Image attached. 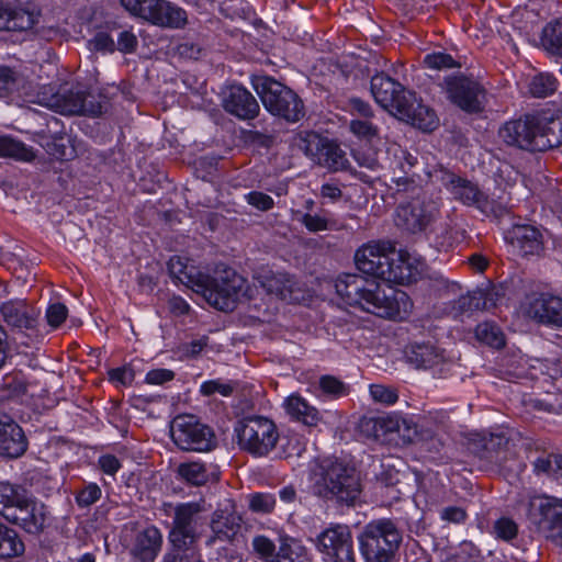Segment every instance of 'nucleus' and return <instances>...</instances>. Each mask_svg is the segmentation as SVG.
<instances>
[{"mask_svg":"<svg viewBox=\"0 0 562 562\" xmlns=\"http://www.w3.org/2000/svg\"><path fill=\"white\" fill-rule=\"evenodd\" d=\"M168 271L175 282L201 293L210 305L225 312L234 308L246 284V280L231 268L217 266L214 274L209 276L181 256L169 259Z\"/></svg>","mask_w":562,"mask_h":562,"instance_id":"f257e3e1","label":"nucleus"},{"mask_svg":"<svg viewBox=\"0 0 562 562\" xmlns=\"http://www.w3.org/2000/svg\"><path fill=\"white\" fill-rule=\"evenodd\" d=\"M337 294L350 306L382 318L405 319L413 307L409 296L392 286L383 289L360 274H345L335 283Z\"/></svg>","mask_w":562,"mask_h":562,"instance_id":"f03ea898","label":"nucleus"},{"mask_svg":"<svg viewBox=\"0 0 562 562\" xmlns=\"http://www.w3.org/2000/svg\"><path fill=\"white\" fill-rule=\"evenodd\" d=\"M561 124L553 117L526 114L510 120L498 130L499 138L507 145L528 151H546L562 144Z\"/></svg>","mask_w":562,"mask_h":562,"instance_id":"7ed1b4c3","label":"nucleus"},{"mask_svg":"<svg viewBox=\"0 0 562 562\" xmlns=\"http://www.w3.org/2000/svg\"><path fill=\"white\" fill-rule=\"evenodd\" d=\"M252 87L265 109L288 123H296L305 116L303 100L292 89L272 77L257 76Z\"/></svg>","mask_w":562,"mask_h":562,"instance_id":"20e7f679","label":"nucleus"},{"mask_svg":"<svg viewBox=\"0 0 562 562\" xmlns=\"http://www.w3.org/2000/svg\"><path fill=\"white\" fill-rule=\"evenodd\" d=\"M364 562H391L402 542V535L390 519H375L367 524L358 537Z\"/></svg>","mask_w":562,"mask_h":562,"instance_id":"39448f33","label":"nucleus"},{"mask_svg":"<svg viewBox=\"0 0 562 562\" xmlns=\"http://www.w3.org/2000/svg\"><path fill=\"white\" fill-rule=\"evenodd\" d=\"M238 447L254 457H267L279 441L274 422L261 415H248L234 426Z\"/></svg>","mask_w":562,"mask_h":562,"instance_id":"423d86ee","label":"nucleus"},{"mask_svg":"<svg viewBox=\"0 0 562 562\" xmlns=\"http://www.w3.org/2000/svg\"><path fill=\"white\" fill-rule=\"evenodd\" d=\"M316 493L340 503L352 504L361 492L357 471L341 462H334L323 472L315 484Z\"/></svg>","mask_w":562,"mask_h":562,"instance_id":"0eeeda50","label":"nucleus"},{"mask_svg":"<svg viewBox=\"0 0 562 562\" xmlns=\"http://www.w3.org/2000/svg\"><path fill=\"white\" fill-rule=\"evenodd\" d=\"M173 443L181 450L206 452L216 446L213 430L193 415H179L170 425Z\"/></svg>","mask_w":562,"mask_h":562,"instance_id":"6e6552de","label":"nucleus"},{"mask_svg":"<svg viewBox=\"0 0 562 562\" xmlns=\"http://www.w3.org/2000/svg\"><path fill=\"white\" fill-rule=\"evenodd\" d=\"M396 250L391 241L371 240L359 247L355 254L356 267L362 273L389 282Z\"/></svg>","mask_w":562,"mask_h":562,"instance_id":"1a4fd4ad","label":"nucleus"},{"mask_svg":"<svg viewBox=\"0 0 562 562\" xmlns=\"http://www.w3.org/2000/svg\"><path fill=\"white\" fill-rule=\"evenodd\" d=\"M526 517L547 539L562 547V512L548 498L531 497L526 505Z\"/></svg>","mask_w":562,"mask_h":562,"instance_id":"9d476101","label":"nucleus"},{"mask_svg":"<svg viewBox=\"0 0 562 562\" xmlns=\"http://www.w3.org/2000/svg\"><path fill=\"white\" fill-rule=\"evenodd\" d=\"M324 562H356L353 539L347 525H331L317 538Z\"/></svg>","mask_w":562,"mask_h":562,"instance_id":"9b49d317","label":"nucleus"},{"mask_svg":"<svg viewBox=\"0 0 562 562\" xmlns=\"http://www.w3.org/2000/svg\"><path fill=\"white\" fill-rule=\"evenodd\" d=\"M439 207L437 200L423 192L397 207L396 224L409 233H419L437 218Z\"/></svg>","mask_w":562,"mask_h":562,"instance_id":"f8f14e48","label":"nucleus"},{"mask_svg":"<svg viewBox=\"0 0 562 562\" xmlns=\"http://www.w3.org/2000/svg\"><path fill=\"white\" fill-rule=\"evenodd\" d=\"M445 86L448 99L461 110L469 113L482 110L485 90L479 81L467 76H449Z\"/></svg>","mask_w":562,"mask_h":562,"instance_id":"ddd939ff","label":"nucleus"},{"mask_svg":"<svg viewBox=\"0 0 562 562\" xmlns=\"http://www.w3.org/2000/svg\"><path fill=\"white\" fill-rule=\"evenodd\" d=\"M347 112L351 119L349 132L360 142L371 143L380 137V120L370 103L360 98H350Z\"/></svg>","mask_w":562,"mask_h":562,"instance_id":"4468645a","label":"nucleus"},{"mask_svg":"<svg viewBox=\"0 0 562 562\" xmlns=\"http://www.w3.org/2000/svg\"><path fill=\"white\" fill-rule=\"evenodd\" d=\"M205 510L202 502L179 503L173 507L172 528L169 531V542L194 541L198 538V526L201 514Z\"/></svg>","mask_w":562,"mask_h":562,"instance_id":"2eb2a0df","label":"nucleus"},{"mask_svg":"<svg viewBox=\"0 0 562 562\" xmlns=\"http://www.w3.org/2000/svg\"><path fill=\"white\" fill-rule=\"evenodd\" d=\"M407 361L416 369L429 370L435 376H446L453 363L442 349L431 344H414L407 347Z\"/></svg>","mask_w":562,"mask_h":562,"instance_id":"dca6fc26","label":"nucleus"},{"mask_svg":"<svg viewBox=\"0 0 562 562\" xmlns=\"http://www.w3.org/2000/svg\"><path fill=\"white\" fill-rule=\"evenodd\" d=\"M256 280L268 294L290 303H300L305 297L299 281L289 273L261 270L257 273Z\"/></svg>","mask_w":562,"mask_h":562,"instance_id":"f3484780","label":"nucleus"},{"mask_svg":"<svg viewBox=\"0 0 562 562\" xmlns=\"http://www.w3.org/2000/svg\"><path fill=\"white\" fill-rule=\"evenodd\" d=\"M441 181L453 198L465 205L477 207L483 213H496L493 203L472 182L462 179L454 173L443 172Z\"/></svg>","mask_w":562,"mask_h":562,"instance_id":"a211bd4d","label":"nucleus"},{"mask_svg":"<svg viewBox=\"0 0 562 562\" xmlns=\"http://www.w3.org/2000/svg\"><path fill=\"white\" fill-rule=\"evenodd\" d=\"M371 93L378 104L390 112L398 113L405 110L406 95L412 91L406 90L400 82L384 74H376L371 78Z\"/></svg>","mask_w":562,"mask_h":562,"instance_id":"6ab92c4d","label":"nucleus"},{"mask_svg":"<svg viewBox=\"0 0 562 562\" xmlns=\"http://www.w3.org/2000/svg\"><path fill=\"white\" fill-rule=\"evenodd\" d=\"M526 314L540 324L562 328V296L546 293L531 296Z\"/></svg>","mask_w":562,"mask_h":562,"instance_id":"aec40b11","label":"nucleus"},{"mask_svg":"<svg viewBox=\"0 0 562 562\" xmlns=\"http://www.w3.org/2000/svg\"><path fill=\"white\" fill-rule=\"evenodd\" d=\"M14 512L9 521L19 525L29 533H40L46 526L48 510L41 501L26 495Z\"/></svg>","mask_w":562,"mask_h":562,"instance_id":"412c9836","label":"nucleus"},{"mask_svg":"<svg viewBox=\"0 0 562 562\" xmlns=\"http://www.w3.org/2000/svg\"><path fill=\"white\" fill-rule=\"evenodd\" d=\"M38 315V311L22 300L8 301L0 306L1 325L18 330L35 328Z\"/></svg>","mask_w":562,"mask_h":562,"instance_id":"4be33fe9","label":"nucleus"},{"mask_svg":"<svg viewBox=\"0 0 562 562\" xmlns=\"http://www.w3.org/2000/svg\"><path fill=\"white\" fill-rule=\"evenodd\" d=\"M225 111L241 120H251L259 113L255 97L244 87L233 85L223 94Z\"/></svg>","mask_w":562,"mask_h":562,"instance_id":"5701e85b","label":"nucleus"},{"mask_svg":"<svg viewBox=\"0 0 562 562\" xmlns=\"http://www.w3.org/2000/svg\"><path fill=\"white\" fill-rule=\"evenodd\" d=\"M47 106L63 114H87L97 116L101 114L99 103H87L86 93L82 91H69L67 93H57L46 103Z\"/></svg>","mask_w":562,"mask_h":562,"instance_id":"b1692460","label":"nucleus"},{"mask_svg":"<svg viewBox=\"0 0 562 562\" xmlns=\"http://www.w3.org/2000/svg\"><path fill=\"white\" fill-rule=\"evenodd\" d=\"M27 448L22 428L9 416L0 415V456L19 458Z\"/></svg>","mask_w":562,"mask_h":562,"instance_id":"393cba45","label":"nucleus"},{"mask_svg":"<svg viewBox=\"0 0 562 562\" xmlns=\"http://www.w3.org/2000/svg\"><path fill=\"white\" fill-rule=\"evenodd\" d=\"M509 244L522 256L539 255L543 249L541 232L531 225H516L506 234Z\"/></svg>","mask_w":562,"mask_h":562,"instance_id":"a878e982","label":"nucleus"},{"mask_svg":"<svg viewBox=\"0 0 562 562\" xmlns=\"http://www.w3.org/2000/svg\"><path fill=\"white\" fill-rule=\"evenodd\" d=\"M404 106L405 110L401 108L397 114L415 127L424 132H430L437 127L438 117L435 111L422 104L414 92L406 95Z\"/></svg>","mask_w":562,"mask_h":562,"instance_id":"bb28decb","label":"nucleus"},{"mask_svg":"<svg viewBox=\"0 0 562 562\" xmlns=\"http://www.w3.org/2000/svg\"><path fill=\"white\" fill-rule=\"evenodd\" d=\"M424 270L425 262L419 257L407 251H396L389 282L397 284L415 282Z\"/></svg>","mask_w":562,"mask_h":562,"instance_id":"cd10ccee","label":"nucleus"},{"mask_svg":"<svg viewBox=\"0 0 562 562\" xmlns=\"http://www.w3.org/2000/svg\"><path fill=\"white\" fill-rule=\"evenodd\" d=\"M162 544V535L156 526H149L139 531L132 548V553L142 562H153Z\"/></svg>","mask_w":562,"mask_h":562,"instance_id":"c85d7f7f","label":"nucleus"},{"mask_svg":"<svg viewBox=\"0 0 562 562\" xmlns=\"http://www.w3.org/2000/svg\"><path fill=\"white\" fill-rule=\"evenodd\" d=\"M178 477L187 484L202 486L218 480L216 467L201 461L182 462L177 468Z\"/></svg>","mask_w":562,"mask_h":562,"instance_id":"c756f323","label":"nucleus"},{"mask_svg":"<svg viewBox=\"0 0 562 562\" xmlns=\"http://www.w3.org/2000/svg\"><path fill=\"white\" fill-rule=\"evenodd\" d=\"M283 408L292 419L308 427L317 426L322 419L319 411L299 394L288 396L283 402Z\"/></svg>","mask_w":562,"mask_h":562,"instance_id":"7c9ffc66","label":"nucleus"},{"mask_svg":"<svg viewBox=\"0 0 562 562\" xmlns=\"http://www.w3.org/2000/svg\"><path fill=\"white\" fill-rule=\"evenodd\" d=\"M37 22V14L23 8H9L0 2V31L24 32Z\"/></svg>","mask_w":562,"mask_h":562,"instance_id":"2f4dec72","label":"nucleus"},{"mask_svg":"<svg viewBox=\"0 0 562 562\" xmlns=\"http://www.w3.org/2000/svg\"><path fill=\"white\" fill-rule=\"evenodd\" d=\"M187 23L188 14L183 8L167 0H157L151 24L180 30Z\"/></svg>","mask_w":562,"mask_h":562,"instance_id":"473e14b6","label":"nucleus"},{"mask_svg":"<svg viewBox=\"0 0 562 562\" xmlns=\"http://www.w3.org/2000/svg\"><path fill=\"white\" fill-rule=\"evenodd\" d=\"M240 528L239 518L224 510H216L211 520L213 536L206 541L209 546L215 541H231Z\"/></svg>","mask_w":562,"mask_h":562,"instance_id":"72a5a7b5","label":"nucleus"},{"mask_svg":"<svg viewBox=\"0 0 562 562\" xmlns=\"http://www.w3.org/2000/svg\"><path fill=\"white\" fill-rule=\"evenodd\" d=\"M314 394L321 401H335L349 394V385L337 376L324 374L314 384Z\"/></svg>","mask_w":562,"mask_h":562,"instance_id":"f704fd0d","label":"nucleus"},{"mask_svg":"<svg viewBox=\"0 0 562 562\" xmlns=\"http://www.w3.org/2000/svg\"><path fill=\"white\" fill-rule=\"evenodd\" d=\"M315 145L319 151L317 154V162L328 168L338 169L344 165V155L338 146L333 144H324L322 139L316 135H311L308 139V146L306 153H312L311 146Z\"/></svg>","mask_w":562,"mask_h":562,"instance_id":"c9c22d12","label":"nucleus"},{"mask_svg":"<svg viewBox=\"0 0 562 562\" xmlns=\"http://www.w3.org/2000/svg\"><path fill=\"white\" fill-rule=\"evenodd\" d=\"M26 496L24 490L8 482H0V514L8 520Z\"/></svg>","mask_w":562,"mask_h":562,"instance_id":"e433bc0d","label":"nucleus"},{"mask_svg":"<svg viewBox=\"0 0 562 562\" xmlns=\"http://www.w3.org/2000/svg\"><path fill=\"white\" fill-rule=\"evenodd\" d=\"M25 546L18 532L0 524V559L12 560L23 555Z\"/></svg>","mask_w":562,"mask_h":562,"instance_id":"4c0bfd02","label":"nucleus"},{"mask_svg":"<svg viewBox=\"0 0 562 562\" xmlns=\"http://www.w3.org/2000/svg\"><path fill=\"white\" fill-rule=\"evenodd\" d=\"M0 157L30 162L35 158V153L31 147L11 136H0Z\"/></svg>","mask_w":562,"mask_h":562,"instance_id":"58836bf2","label":"nucleus"},{"mask_svg":"<svg viewBox=\"0 0 562 562\" xmlns=\"http://www.w3.org/2000/svg\"><path fill=\"white\" fill-rule=\"evenodd\" d=\"M538 21L539 18L536 11L527 8H518L509 16L513 32L518 35H529L535 31Z\"/></svg>","mask_w":562,"mask_h":562,"instance_id":"ea45409f","label":"nucleus"},{"mask_svg":"<svg viewBox=\"0 0 562 562\" xmlns=\"http://www.w3.org/2000/svg\"><path fill=\"white\" fill-rule=\"evenodd\" d=\"M305 547L296 539L283 537L280 539L279 550L273 562H300L305 557Z\"/></svg>","mask_w":562,"mask_h":562,"instance_id":"a19ab883","label":"nucleus"},{"mask_svg":"<svg viewBox=\"0 0 562 562\" xmlns=\"http://www.w3.org/2000/svg\"><path fill=\"white\" fill-rule=\"evenodd\" d=\"M193 543L188 540L170 542L171 549L164 555V562H203Z\"/></svg>","mask_w":562,"mask_h":562,"instance_id":"79ce46f5","label":"nucleus"},{"mask_svg":"<svg viewBox=\"0 0 562 562\" xmlns=\"http://www.w3.org/2000/svg\"><path fill=\"white\" fill-rule=\"evenodd\" d=\"M361 430L368 436L379 438L386 431H394L398 428V420L392 417L363 418L360 424Z\"/></svg>","mask_w":562,"mask_h":562,"instance_id":"37998d69","label":"nucleus"},{"mask_svg":"<svg viewBox=\"0 0 562 562\" xmlns=\"http://www.w3.org/2000/svg\"><path fill=\"white\" fill-rule=\"evenodd\" d=\"M476 338L494 348H502L505 345V337L497 325L490 322L481 323L475 328Z\"/></svg>","mask_w":562,"mask_h":562,"instance_id":"c03bdc74","label":"nucleus"},{"mask_svg":"<svg viewBox=\"0 0 562 562\" xmlns=\"http://www.w3.org/2000/svg\"><path fill=\"white\" fill-rule=\"evenodd\" d=\"M120 2L132 15L151 23L157 0H120Z\"/></svg>","mask_w":562,"mask_h":562,"instance_id":"a18cd8bd","label":"nucleus"},{"mask_svg":"<svg viewBox=\"0 0 562 562\" xmlns=\"http://www.w3.org/2000/svg\"><path fill=\"white\" fill-rule=\"evenodd\" d=\"M538 474H548L560 479L562 472V454H548L539 457L533 463Z\"/></svg>","mask_w":562,"mask_h":562,"instance_id":"49530a36","label":"nucleus"},{"mask_svg":"<svg viewBox=\"0 0 562 562\" xmlns=\"http://www.w3.org/2000/svg\"><path fill=\"white\" fill-rule=\"evenodd\" d=\"M528 90L536 98H544L555 90V80L548 74L536 75L530 79Z\"/></svg>","mask_w":562,"mask_h":562,"instance_id":"de8ad7c7","label":"nucleus"},{"mask_svg":"<svg viewBox=\"0 0 562 562\" xmlns=\"http://www.w3.org/2000/svg\"><path fill=\"white\" fill-rule=\"evenodd\" d=\"M310 233H318L331 228V221L325 213L306 212L297 218Z\"/></svg>","mask_w":562,"mask_h":562,"instance_id":"09e8293b","label":"nucleus"},{"mask_svg":"<svg viewBox=\"0 0 562 562\" xmlns=\"http://www.w3.org/2000/svg\"><path fill=\"white\" fill-rule=\"evenodd\" d=\"M276 497L270 493H254L248 497L251 512L257 514H270L276 507Z\"/></svg>","mask_w":562,"mask_h":562,"instance_id":"8fccbe9b","label":"nucleus"},{"mask_svg":"<svg viewBox=\"0 0 562 562\" xmlns=\"http://www.w3.org/2000/svg\"><path fill=\"white\" fill-rule=\"evenodd\" d=\"M424 64L426 65V67L435 70L461 67V64L453 59L451 55L442 52L427 54L424 57Z\"/></svg>","mask_w":562,"mask_h":562,"instance_id":"3c124183","label":"nucleus"},{"mask_svg":"<svg viewBox=\"0 0 562 562\" xmlns=\"http://www.w3.org/2000/svg\"><path fill=\"white\" fill-rule=\"evenodd\" d=\"M235 390V384L232 382H224L220 379L204 381L200 386V392L204 396H212L220 394L222 396H231Z\"/></svg>","mask_w":562,"mask_h":562,"instance_id":"603ef678","label":"nucleus"},{"mask_svg":"<svg viewBox=\"0 0 562 562\" xmlns=\"http://www.w3.org/2000/svg\"><path fill=\"white\" fill-rule=\"evenodd\" d=\"M180 42L175 43L172 50L175 55L186 59H198L201 54V46L192 37H179Z\"/></svg>","mask_w":562,"mask_h":562,"instance_id":"864d4df0","label":"nucleus"},{"mask_svg":"<svg viewBox=\"0 0 562 562\" xmlns=\"http://www.w3.org/2000/svg\"><path fill=\"white\" fill-rule=\"evenodd\" d=\"M4 386L11 396L20 397L30 393L31 384L24 375L16 373L5 378Z\"/></svg>","mask_w":562,"mask_h":562,"instance_id":"5fc2aeb1","label":"nucleus"},{"mask_svg":"<svg viewBox=\"0 0 562 562\" xmlns=\"http://www.w3.org/2000/svg\"><path fill=\"white\" fill-rule=\"evenodd\" d=\"M370 395L374 402L385 405H393L398 400V394L395 389L382 384L370 385Z\"/></svg>","mask_w":562,"mask_h":562,"instance_id":"6e6d98bb","label":"nucleus"},{"mask_svg":"<svg viewBox=\"0 0 562 562\" xmlns=\"http://www.w3.org/2000/svg\"><path fill=\"white\" fill-rule=\"evenodd\" d=\"M19 78L11 68L0 67V98H4L18 89Z\"/></svg>","mask_w":562,"mask_h":562,"instance_id":"4d7b16f0","label":"nucleus"},{"mask_svg":"<svg viewBox=\"0 0 562 562\" xmlns=\"http://www.w3.org/2000/svg\"><path fill=\"white\" fill-rule=\"evenodd\" d=\"M252 548L255 552L265 561H273L276 555V546L266 536H256L252 539Z\"/></svg>","mask_w":562,"mask_h":562,"instance_id":"13d9d810","label":"nucleus"},{"mask_svg":"<svg viewBox=\"0 0 562 562\" xmlns=\"http://www.w3.org/2000/svg\"><path fill=\"white\" fill-rule=\"evenodd\" d=\"M529 42L550 55L562 57V37H529Z\"/></svg>","mask_w":562,"mask_h":562,"instance_id":"bf43d9fd","label":"nucleus"},{"mask_svg":"<svg viewBox=\"0 0 562 562\" xmlns=\"http://www.w3.org/2000/svg\"><path fill=\"white\" fill-rule=\"evenodd\" d=\"M517 525L514 520L502 517L494 524V532L497 538L509 541L517 536Z\"/></svg>","mask_w":562,"mask_h":562,"instance_id":"052dcab7","label":"nucleus"},{"mask_svg":"<svg viewBox=\"0 0 562 562\" xmlns=\"http://www.w3.org/2000/svg\"><path fill=\"white\" fill-rule=\"evenodd\" d=\"M101 497V488L95 483L85 486L76 496V502L80 507H88L99 501Z\"/></svg>","mask_w":562,"mask_h":562,"instance_id":"680f3d73","label":"nucleus"},{"mask_svg":"<svg viewBox=\"0 0 562 562\" xmlns=\"http://www.w3.org/2000/svg\"><path fill=\"white\" fill-rule=\"evenodd\" d=\"M68 315V310L63 303L50 304L46 310V319L49 326L57 328L60 326Z\"/></svg>","mask_w":562,"mask_h":562,"instance_id":"e2e57ef3","label":"nucleus"},{"mask_svg":"<svg viewBox=\"0 0 562 562\" xmlns=\"http://www.w3.org/2000/svg\"><path fill=\"white\" fill-rule=\"evenodd\" d=\"M245 199L248 204L259 211H269L274 205L273 199L267 193L260 191H251L245 195Z\"/></svg>","mask_w":562,"mask_h":562,"instance_id":"0e129e2a","label":"nucleus"},{"mask_svg":"<svg viewBox=\"0 0 562 562\" xmlns=\"http://www.w3.org/2000/svg\"><path fill=\"white\" fill-rule=\"evenodd\" d=\"M134 378L135 373L131 367H121L109 371V380L120 385L132 384Z\"/></svg>","mask_w":562,"mask_h":562,"instance_id":"69168bd1","label":"nucleus"},{"mask_svg":"<svg viewBox=\"0 0 562 562\" xmlns=\"http://www.w3.org/2000/svg\"><path fill=\"white\" fill-rule=\"evenodd\" d=\"M175 372L169 369L158 368L147 372L145 382L151 385H161L173 380Z\"/></svg>","mask_w":562,"mask_h":562,"instance_id":"338daca9","label":"nucleus"},{"mask_svg":"<svg viewBox=\"0 0 562 562\" xmlns=\"http://www.w3.org/2000/svg\"><path fill=\"white\" fill-rule=\"evenodd\" d=\"M467 517L465 509L460 506H448L440 510V518L447 522L462 524Z\"/></svg>","mask_w":562,"mask_h":562,"instance_id":"774afa93","label":"nucleus"}]
</instances>
